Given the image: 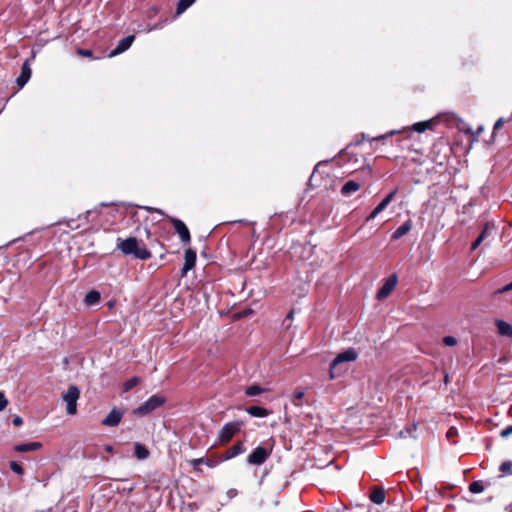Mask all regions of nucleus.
Wrapping results in <instances>:
<instances>
[{
  "instance_id": "nucleus-1",
  "label": "nucleus",
  "mask_w": 512,
  "mask_h": 512,
  "mask_svg": "<svg viewBox=\"0 0 512 512\" xmlns=\"http://www.w3.org/2000/svg\"><path fill=\"white\" fill-rule=\"evenodd\" d=\"M117 248L125 255H134L135 258L140 260H148L151 258V252L145 248L140 247L136 237H128L127 239L118 238Z\"/></svg>"
},
{
  "instance_id": "nucleus-2",
  "label": "nucleus",
  "mask_w": 512,
  "mask_h": 512,
  "mask_svg": "<svg viewBox=\"0 0 512 512\" xmlns=\"http://www.w3.org/2000/svg\"><path fill=\"white\" fill-rule=\"evenodd\" d=\"M167 402V398L160 394H154L149 397L143 404L133 410V414L139 417L146 416L151 412L162 407Z\"/></svg>"
},
{
  "instance_id": "nucleus-3",
  "label": "nucleus",
  "mask_w": 512,
  "mask_h": 512,
  "mask_svg": "<svg viewBox=\"0 0 512 512\" xmlns=\"http://www.w3.org/2000/svg\"><path fill=\"white\" fill-rule=\"evenodd\" d=\"M358 357L357 352L353 348H348L336 355V357L331 361L329 365V376L330 379H334L336 377L335 370L336 368L345 362L355 361Z\"/></svg>"
},
{
  "instance_id": "nucleus-4",
  "label": "nucleus",
  "mask_w": 512,
  "mask_h": 512,
  "mask_svg": "<svg viewBox=\"0 0 512 512\" xmlns=\"http://www.w3.org/2000/svg\"><path fill=\"white\" fill-rule=\"evenodd\" d=\"M80 397V390L77 386L71 385L63 395V400L66 402V411L69 415H74L77 412V401Z\"/></svg>"
},
{
  "instance_id": "nucleus-5",
  "label": "nucleus",
  "mask_w": 512,
  "mask_h": 512,
  "mask_svg": "<svg viewBox=\"0 0 512 512\" xmlns=\"http://www.w3.org/2000/svg\"><path fill=\"white\" fill-rule=\"evenodd\" d=\"M35 57L36 52L32 50L31 57L23 62L21 66V73L16 79V84L19 87V89H22L30 80L32 75L31 62L35 59Z\"/></svg>"
},
{
  "instance_id": "nucleus-6",
  "label": "nucleus",
  "mask_w": 512,
  "mask_h": 512,
  "mask_svg": "<svg viewBox=\"0 0 512 512\" xmlns=\"http://www.w3.org/2000/svg\"><path fill=\"white\" fill-rule=\"evenodd\" d=\"M270 454V450L259 445L248 455L247 463L251 465H261L269 458Z\"/></svg>"
},
{
  "instance_id": "nucleus-7",
  "label": "nucleus",
  "mask_w": 512,
  "mask_h": 512,
  "mask_svg": "<svg viewBox=\"0 0 512 512\" xmlns=\"http://www.w3.org/2000/svg\"><path fill=\"white\" fill-rule=\"evenodd\" d=\"M167 218L169 219L170 223L173 225L175 232L179 235L183 244L190 243L191 235H190V231L187 228L186 224L183 221H181L180 219H177V218H174L171 216H167Z\"/></svg>"
},
{
  "instance_id": "nucleus-8",
  "label": "nucleus",
  "mask_w": 512,
  "mask_h": 512,
  "mask_svg": "<svg viewBox=\"0 0 512 512\" xmlns=\"http://www.w3.org/2000/svg\"><path fill=\"white\" fill-rule=\"evenodd\" d=\"M398 282V278L396 274H391L388 278L385 279L384 284L378 289L376 293V298L378 300H383L387 298L390 293L394 290Z\"/></svg>"
},
{
  "instance_id": "nucleus-9",
  "label": "nucleus",
  "mask_w": 512,
  "mask_h": 512,
  "mask_svg": "<svg viewBox=\"0 0 512 512\" xmlns=\"http://www.w3.org/2000/svg\"><path fill=\"white\" fill-rule=\"evenodd\" d=\"M239 430L240 424L238 422L226 423L219 432L220 442L228 443Z\"/></svg>"
},
{
  "instance_id": "nucleus-10",
  "label": "nucleus",
  "mask_w": 512,
  "mask_h": 512,
  "mask_svg": "<svg viewBox=\"0 0 512 512\" xmlns=\"http://www.w3.org/2000/svg\"><path fill=\"white\" fill-rule=\"evenodd\" d=\"M124 415V410L114 407L108 415L101 421V424L106 427H116L120 424Z\"/></svg>"
},
{
  "instance_id": "nucleus-11",
  "label": "nucleus",
  "mask_w": 512,
  "mask_h": 512,
  "mask_svg": "<svg viewBox=\"0 0 512 512\" xmlns=\"http://www.w3.org/2000/svg\"><path fill=\"white\" fill-rule=\"evenodd\" d=\"M196 259H197L196 251L193 250L192 248H188L185 251L184 264L181 269L182 276H185L190 270H192L195 267Z\"/></svg>"
},
{
  "instance_id": "nucleus-12",
  "label": "nucleus",
  "mask_w": 512,
  "mask_h": 512,
  "mask_svg": "<svg viewBox=\"0 0 512 512\" xmlns=\"http://www.w3.org/2000/svg\"><path fill=\"white\" fill-rule=\"evenodd\" d=\"M134 40H135L134 35H128V36L124 37L123 39H121L118 42V44L116 45V47L113 50H111V52L109 53V57H114V56H117V55L127 51L133 44Z\"/></svg>"
},
{
  "instance_id": "nucleus-13",
  "label": "nucleus",
  "mask_w": 512,
  "mask_h": 512,
  "mask_svg": "<svg viewBox=\"0 0 512 512\" xmlns=\"http://www.w3.org/2000/svg\"><path fill=\"white\" fill-rule=\"evenodd\" d=\"M244 450L245 449H244L243 443L238 442V443L234 444L233 446H231L230 448H228L224 453H222L219 456V461L223 462V461L230 460V459L238 456L239 454L243 453Z\"/></svg>"
},
{
  "instance_id": "nucleus-14",
  "label": "nucleus",
  "mask_w": 512,
  "mask_h": 512,
  "mask_svg": "<svg viewBox=\"0 0 512 512\" xmlns=\"http://www.w3.org/2000/svg\"><path fill=\"white\" fill-rule=\"evenodd\" d=\"M412 226V221L408 219L392 233L391 240L394 241L402 238L412 229Z\"/></svg>"
},
{
  "instance_id": "nucleus-15",
  "label": "nucleus",
  "mask_w": 512,
  "mask_h": 512,
  "mask_svg": "<svg viewBox=\"0 0 512 512\" xmlns=\"http://www.w3.org/2000/svg\"><path fill=\"white\" fill-rule=\"evenodd\" d=\"M100 301L101 293L96 289H91L84 297V304L88 307L98 305Z\"/></svg>"
},
{
  "instance_id": "nucleus-16",
  "label": "nucleus",
  "mask_w": 512,
  "mask_h": 512,
  "mask_svg": "<svg viewBox=\"0 0 512 512\" xmlns=\"http://www.w3.org/2000/svg\"><path fill=\"white\" fill-rule=\"evenodd\" d=\"M42 447V444L40 442L34 441V442H27V443H20L14 446V450L19 453H26L31 451H36Z\"/></svg>"
},
{
  "instance_id": "nucleus-17",
  "label": "nucleus",
  "mask_w": 512,
  "mask_h": 512,
  "mask_svg": "<svg viewBox=\"0 0 512 512\" xmlns=\"http://www.w3.org/2000/svg\"><path fill=\"white\" fill-rule=\"evenodd\" d=\"M246 413H248L252 417L256 418H264L270 415V411L262 406H249L245 408Z\"/></svg>"
},
{
  "instance_id": "nucleus-18",
  "label": "nucleus",
  "mask_w": 512,
  "mask_h": 512,
  "mask_svg": "<svg viewBox=\"0 0 512 512\" xmlns=\"http://www.w3.org/2000/svg\"><path fill=\"white\" fill-rule=\"evenodd\" d=\"M497 332L501 336L512 337V325L504 320H496Z\"/></svg>"
},
{
  "instance_id": "nucleus-19",
  "label": "nucleus",
  "mask_w": 512,
  "mask_h": 512,
  "mask_svg": "<svg viewBox=\"0 0 512 512\" xmlns=\"http://www.w3.org/2000/svg\"><path fill=\"white\" fill-rule=\"evenodd\" d=\"M490 481L475 480L469 484V491L473 494L482 493L486 487L490 486Z\"/></svg>"
},
{
  "instance_id": "nucleus-20",
  "label": "nucleus",
  "mask_w": 512,
  "mask_h": 512,
  "mask_svg": "<svg viewBox=\"0 0 512 512\" xmlns=\"http://www.w3.org/2000/svg\"><path fill=\"white\" fill-rule=\"evenodd\" d=\"M219 463H220L219 458L213 459V458H209V457H207V458L202 457V458L194 459L192 461V465H193L194 469H198L199 466L202 464L206 465L210 468H213V467L217 466Z\"/></svg>"
},
{
  "instance_id": "nucleus-21",
  "label": "nucleus",
  "mask_w": 512,
  "mask_h": 512,
  "mask_svg": "<svg viewBox=\"0 0 512 512\" xmlns=\"http://www.w3.org/2000/svg\"><path fill=\"white\" fill-rule=\"evenodd\" d=\"M359 188H360V184L357 181L348 180L343 184V186L341 188V193L344 196H348V195L358 191Z\"/></svg>"
},
{
  "instance_id": "nucleus-22",
  "label": "nucleus",
  "mask_w": 512,
  "mask_h": 512,
  "mask_svg": "<svg viewBox=\"0 0 512 512\" xmlns=\"http://www.w3.org/2000/svg\"><path fill=\"white\" fill-rule=\"evenodd\" d=\"M370 500L375 504H382L385 500V491L381 487H374L370 492Z\"/></svg>"
},
{
  "instance_id": "nucleus-23",
  "label": "nucleus",
  "mask_w": 512,
  "mask_h": 512,
  "mask_svg": "<svg viewBox=\"0 0 512 512\" xmlns=\"http://www.w3.org/2000/svg\"><path fill=\"white\" fill-rule=\"evenodd\" d=\"M436 122H437V118L430 119L427 121L417 122L412 126V128L414 131H416L418 133H422L428 129H432Z\"/></svg>"
},
{
  "instance_id": "nucleus-24",
  "label": "nucleus",
  "mask_w": 512,
  "mask_h": 512,
  "mask_svg": "<svg viewBox=\"0 0 512 512\" xmlns=\"http://www.w3.org/2000/svg\"><path fill=\"white\" fill-rule=\"evenodd\" d=\"M149 454V450L144 444L138 442L134 444V455L137 459L144 460L148 458Z\"/></svg>"
},
{
  "instance_id": "nucleus-25",
  "label": "nucleus",
  "mask_w": 512,
  "mask_h": 512,
  "mask_svg": "<svg viewBox=\"0 0 512 512\" xmlns=\"http://www.w3.org/2000/svg\"><path fill=\"white\" fill-rule=\"evenodd\" d=\"M398 192V188H395L394 190H392L390 193H388L383 199L382 201L377 205L382 211H384L387 206L393 201V199L395 198L396 194Z\"/></svg>"
},
{
  "instance_id": "nucleus-26",
  "label": "nucleus",
  "mask_w": 512,
  "mask_h": 512,
  "mask_svg": "<svg viewBox=\"0 0 512 512\" xmlns=\"http://www.w3.org/2000/svg\"><path fill=\"white\" fill-rule=\"evenodd\" d=\"M265 391H266L265 388H263L257 384H253V385L246 387L245 394L249 397H255V396L262 394Z\"/></svg>"
},
{
  "instance_id": "nucleus-27",
  "label": "nucleus",
  "mask_w": 512,
  "mask_h": 512,
  "mask_svg": "<svg viewBox=\"0 0 512 512\" xmlns=\"http://www.w3.org/2000/svg\"><path fill=\"white\" fill-rule=\"evenodd\" d=\"M195 2L196 0H178L176 7V15H181L182 13H184Z\"/></svg>"
},
{
  "instance_id": "nucleus-28",
  "label": "nucleus",
  "mask_w": 512,
  "mask_h": 512,
  "mask_svg": "<svg viewBox=\"0 0 512 512\" xmlns=\"http://www.w3.org/2000/svg\"><path fill=\"white\" fill-rule=\"evenodd\" d=\"M140 383V378L137 377V376H133L131 377L130 379H128L124 384H123V392H129L130 390H132L134 387H136L137 385H139Z\"/></svg>"
},
{
  "instance_id": "nucleus-29",
  "label": "nucleus",
  "mask_w": 512,
  "mask_h": 512,
  "mask_svg": "<svg viewBox=\"0 0 512 512\" xmlns=\"http://www.w3.org/2000/svg\"><path fill=\"white\" fill-rule=\"evenodd\" d=\"M487 231H488V228H487V226H485L483 228V230L481 231V233L478 235V237L472 242L471 250H476L481 245V243L486 238Z\"/></svg>"
},
{
  "instance_id": "nucleus-30",
  "label": "nucleus",
  "mask_w": 512,
  "mask_h": 512,
  "mask_svg": "<svg viewBox=\"0 0 512 512\" xmlns=\"http://www.w3.org/2000/svg\"><path fill=\"white\" fill-rule=\"evenodd\" d=\"M304 391L302 390H296L293 395H292V399H291V402L293 405L295 406H302V400L304 398Z\"/></svg>"
},
{
  "instance_id": "nucleus-31",
  "label": "nucleus",
  "mask_w": 512,
  "mask_h": 512,
  "mask_svg": "<svg viewBox=\"0 0 512 512\" xmlns=\"http://www.w3.org/2000/svg\"><path fill=\"white\" fill-rule=\"evenodd\" d=\"M10 469L17 475H23L24 474V469L22 467V465L20 463H18L17 461H11L10 464Z\"/></svg>"
},
{
  "instance_id": "nucleus-32",
  "label": "nucleus",
  "mask_w": 512,
  "mask_h": 512,
  "mask_svg": "<svg viewBox=\"0 0 512 512\" xmlns=\"http://www.w3.org/2000/svg\"><path fill=\"white\" fill-rule=\"evenodd\" d=\"M511 469H512V461H510V460L502 462L500 467H499V471L502 474H506V473L511 472Z\"/></svg>"
},
{
  "instance_id": "nucleus-33",
  "label": "nucleus",
  "mask_w": 512,
  "mask_h": 512,
  "mask_svg": "<svg viewBox=\"0 0 512 512\" xmlns=\"http://www.w3.org/2000/svg\"><path fill=\"white\" fill-rule=\"evenodd\" d=\"M401 131L400 130H391L385 134H382V135H379V136H376V137H373V140H376V141H381V140H385L395 134H398L400 133Z\"/></svg>"
},
{
  "instance_id": "nucleus-34",
  "label": "nucleus",
  "mask_w": 512,
  "mask_h": 512,
  "mask_svg": "<svg viewBox=\"0 0 512 512\" xmlns=\"http://www.w3.org/2000/svg\"><path fill=\"white\" fill-rule=\"evenodd\" d=\"M442 341L444 345L449 347L455 346L457 344V339L454 336L450 335L444 336Z\"/></svg>"
},
{
  "instance_id": "nucleus-35",
  "label": "nucleus",
  "mask_w": 512,
  "mask_h": 512,
  "mask_svg": "<svg viewBox=\"0 0 512 512\" xmlns=\"http://www.w3.org/2000/svg\"><path fill=\"white\" fill-rule=\"evenodd\" d=\"M509 291H512V281L510 283H508L507 285L495 290L493 292V295H500V294H503V293H507Z\"/></svg>"
},
{
  "instance_id": "nucleus-36",
  "label": "nucleus",
  "mask_w": 512,
  "mask_h": 512,
  "mask_svg": "<svg viewBox=\"0 0 512 512\" xmlns=\"http://www.w3.org/2000/svg\"><path fill=\"white\" fill-rule=\"evenodd\" d=\"M293 319H294V309H291L287 313V315H286V317H285V319L283 321V325L286 326V328H289L290 327V323H291V321H293Z\"/></svg>"
},
{
  "instance_id": "nucleus-37",
  "label": "nucleus",
  "mask_w": 512,
  "mask_h": 512,
  "mask_svg": "<svg viewBox=\"0 0 512 512\" xmlns=\"http://www.w3.org/2000/svg\"><path fill=\"white\" fill-rule=\"evenodd\" d=\"M382 212V210L376 206L372 211L371 213L366 217V222H369V221H372L373 219H375L380 213Z\"/></svg>"
},
{
  "instance_id": "nucleus-38",
  "label": "nucleus",
  "mask_w": 512,
  "mask_h": 512,
  "mask_svg": "<svg viewBox=\"0 0 512 512\" xmlns=\"http://www.w3.org/2000/svg\"><path fill=\"white\" fill-rule=\"evenodd\" d=\"M382 212V210L376 206L372 211L371 213L366 217V222H369V221H372L373 219H375L380 213Z\"/></svg>"
},
{
  "instance_id": "nucleus-39",
  "label": "nucleus",
  "mask_w": 512,
  "mask_h": 512,
  "mask_svg": "<svg viewBox=\"0 0 512 512\" xmlns=\"http://www.w3.org/2000/svg\"><path fill=\"white\" fill-rule=\"evenodd\" d=\"M138 207L141 208V209H145L148 212H155V213H158L161 216H166L164 211L159 209V208H154V207H149V206H138Z\"/></svg>"
},
{
  "instance_id": "nucleus-40",
  "label": "nucleus",
  "mask_w": 512,
  "mask_h": 512,
  "mask_svg": "<svg viewBox=\"0 0 512 512\" xmlns=\"http://www.w3.org/2000/svg\"><path fill=\"white\" fill-rule=\"evenodd\" d=\"M362 141H374V140L369 135L362 133L361 138H358L354 141V145L358 146L361 144Z\"/></svg>"
},
{
  "instance_id": "nucleus-41",
  "label": "nucleus",
  "mask_w": 512,
  "mask_h": 512,
  "mask_svg": "<svg viewBox=\"0 0 512 512\" xmlns=\"http://www.w3.org/2000/svg\"><path fill=\"white\" fill-rule=\"evenodd\" d=\"M8 405V400L5 394L0 391V411H3Z\"/></svg>"
},
{
  "instance_id": "nucleus-42",
  "label": "nucleus",
  "mask_w": 512,
  "mask_h": 512,
  "mask_svg": "<svg viewBox=\"0 0 512 512\" xmlns=\"http://www.w3.org/2000/svg\"><path fill=\"white\" fill-rule=\"evenodd\" d=\"M511 434H512V425H509L500 431V436L503 438H506Z\"/></svg>"
},
{
  "instance_id": "nucleus-43",
  "label": "nucleus",
  "mask_w": 512,
  "mask_h": 512,
  "mask_svg": "<svg viewBox=\"0 0 512 512\" xmlns=\"http://www.w3.org/2000/svg\"><path fill=\"white\" fill-rule=\"evenodd\" d=\"M77 53H78V55L83 56V57H91L92 56V51L89 49L79 48L77 50Z\"/></svg>"
},
{
  "instance_id": "nucleus-44",
  "label": "nucleus",
  "mask_w": 512,
  "mask_h": 512,
  "mask_svg": "<svg viewBox=\"0 0 512 512\" xmlns=\"http://www.w3.org/2000/svg\"><path fill=\"white\" fill-rule=\"evenodd\" d=\"M504 123H505V119H504V118H499V119L495 122V124H494V126H493V134H494L498 129H500V128L503 126V124H504Z\"/></svg>"
},
{
  "instance_id": "nucleus-45",
  "label": "nucleus",
  "mask_w": 512,
  "mask_h": 512,
  "mask_svg": "<svg viewBox=\"0 0 512 512\" xmlns=\"http://www.w3.org/2000/svg\"><path fill=\"white\" fill-rule=\"evenodd\" d=\"M458 434V430L455 427H450L446 433V437L448 439H451L452 437H455Z\"/></svg>"
},
{
  "instance_id": "nucleus-46",
  "label": "nucleus",
  "mask_w": 512,
  "mask_h": 512,
  "mask_svg": "<svg viewBox=\"0 0 512 512\" xmlns=\"http://www.w3.org/2000/svg\"><path fill=\"white\" fill-rule=\"evenodd\" d=\"M12 423L16 427H20L23 424V419L20 416H15L12 420Z\"/></svg>"
},
{
  "instance_id": "nucleus-47",
  "label": "nucleus",
  "mask_w": 512,
  "mask_h": 512,
  "mask_svg": "<svg viewBox=\"0 0 512 512\" xmlns=\"http://www.w3.org/2000/svg\"><path fill=\"white\" fill-rule=\"evenodd\" d=\"M96 214V211L95 210H88L86 211L85 213V218L88 220L89 217H93L94 218V215Z\"/></svg>"
},
{
  "instance_id": "nucleus-48",
  "label": "nucleus",
  "mask_w": 512,
  "mask_h": 512,
  "mask_svg": "<svg viewBox=\"0 0 512 512\" xmlns=\"http://www.w3.org/2000/svg\"><path fill=\"white\" fill-rule=\"evenodd\" d=\"M237 493H238V492H237V490H236V489H230V490H228V492H227V494H228L229 498H233V497H235V496L237 495Z\"/></svg>"
},
{
  "instance_id": "nucleus-49",
  "label": "nucleus",
  "mask_w": 512,
  "mask_h": 512,
  "mask_svg": "<svg viewBox=\"0 0 512 512\" xmlns=\"http://www.w3.org/2000/svg\"><path fill=\"white\" fill-rule=\"evenodd\" d=\"M104 450L108 453H113L114 447L112 445L107 444L104 446Z\"/></svg>"
},
{
  "instance_id": "nucleus-50",
  "label": "nucleus",
  "mask_w": 512,
  "mask_h": 512,
  "mask_svg": "<svg viewBox=\"0 0 512 512\" xmlns=\"http://www.w3.org/2000/svg\"><path fill=\"white\" fill-rule=\"evenodd\" d=\"M505 510L507 512H512V502L509 505L506 506Z\"/></svg>"
},
{
  "instance_id": "nucleus-51",
  "label": "nucleus",
  "mask_w": 512,
  "mask_h": 512,
  "mask_svg": "<svg viewBox=\"0 0 512 512\" xmlns=\"http://www.w3.org/2000/svg\"><path fill=\"white\" fill-rule=\"evenodd\" d=\"M444 381H445V382H447V381H448V375H446V376H445Z\"/></svg>"
}]
</instances>
